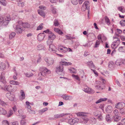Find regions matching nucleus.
Returning a JSON list of instances; mask_svg holds the SVG:
<instances>
[{
	"instance_id": "69168bd1",
	"label": "nucleus",
	"mask_w": 125,
	"mask_h": 125,
	"mask_svg": "<svg viewBox=\"0 0 125 125\" xmlns=\"http://www.w3.org/2000/svg\"><path fill=\"white\" fill-rule=\"evenodd\" d=\"M41 57L39 56V58H38L37 61V62L38 63H40L41 62Z\"/></svg>"
},
{
	"instance_id": "4c0bfd02",
	"label": "nucleus",
	"mask_w": 125,
	"mask_h": 125,
	"mask_svg": "<svg viewBox=\"0 0 125 125\" xmlns=\"http://www.w3.org/2000/svg\"><path fill=\"white\" fill-rule=\"evenodd\" d=\"M0 3L4 6H6L7 2L6 0H0Z\"/></svg>"
},
{
	"instance_id": "7ed1b4c3",
	"label": "nucleus",
	"mask_w": 125,
	"mask_h": 125,
	"mask_svg": "<svg viewBox=\"0 0 125 125\" xmlns=\"http://www.w3.org/2000/svg\"><path fill=\"white\" fill-rule=\"evenodd\" d=\"M40 70L41 71V72L39 73V75L40 76V75L43 76H44L46 75L47 73H50V71L46 67H42L40 68Z\"/></svg>"
},
{
	"instance_id": "39448f33",
	"label": "nucleus",
	"mask_w": 125,
	"mask_h": 125,
	"mask_svg": "<svg viewBox=\"0 0 125 125\" xmlns=\"http://www.w3.org/2000/svg\"><path fill=\"white\" fill-rule=\"evenodd\" d=\"M44 60L48 66H50L53 64L54 62L53 59L50 57H45L44 58Z\"/></svg>"
},
{
	"instance_id": "774afa93",
	"label": "nucleus",
	"mask_w": 125,
	"mask_h": 125,
	"mask_svg": "<svg viewBox=\"0 0 125 125\" xmlns=\"http://www.w3.org/2000/svg\"><path fill=\"white\" fill-rule=\"evenodd\" d=\"M121 122L123 125H125V118L123 119L121 121Z\"/></svg>"
},
{
	"instance_id": "de8ad7c7",
	"label": "nucleus",
	"mask_w": 125,
	"mask_h": 125,
	"mask_svg": "<svg viewBox=\"0 0 125 125\" xmlns=\"http://www.w3.org/2000/svg\"><path fill=\"white\" fill-rule=\"evenodd\" d=\"M122 61L119 60H117L115 62V64L117 65H121L122 64Z\"/></svg>"
},
{
	"instance_id": "aec40b11",
	"label": "nucleus",
	"mask_w": 125,
	"mask_h": 125,
	"mask_svg": "<svg viewBox=\"0 0 125 125\" xmlns=\"http://www.w3.org/2000/svg\"><path fill=\"white\" fill-rule=\"evenodd\" d=\"M121 117L120 115H114L113 119L115 122H117L121 119Z\"/></svg>"
},
{
	"instance_id": "13d9d810",
	"label": "nucleus",
	"mask_w": 125,
	"mask_h": 125,
	"mask_svg": "<svg viewBox=\"0 0 125 125\" xmlns=\"http://www.w3.org/2000/svg\"><path fill=\"white\" fill-rule=\"evenodd\" d=\"M85 114L83 112H79L77 114V115L84 116H85Z\"/></svg>"
},
{
	"instance_id": "72a5a7b5",
	"label": "nucleus",
	"mask_w": 125,
	"mask_h": 125,
	"mask_svg": "<svg viewBox=\"0 0 125 125\" xmlns=\"http://www.w3.org/2000/svg\"><path fill=\"white\" fill-rule=\"evenodd\" d=\"M119 110L120 113L123 115H124L125 114V108H122L121 109H120Z\"/></svg>"
},
{
	"instance_id": "8fccbe9b",
	"label": "nucleus",
	"mask_w": 125,
	"mask_h": 125,
	"mask_svg": "<svg viewBox=\"0 0 125 125\" xmlns=\"http://www.w3.org/2000/svg\"><path fill=\"white\" fill-rule=\"evenodd\" d=\"M120 24L122 26H125V20H122L120 22Z\"/></svg>"
},
{
	"instance_id": "473e14b6",
	"label": "nucleus",
	"mask_w": 125,
	"mask_h": 125,
	"mask_svg": "<svg viewBox=\"0 0 125 125\" xmlns=\"http://www.w3.org/2000/svg\"><path fill=\"white\" fill-rule=\"evenodd\" d=\"M102 84H99L95 86V88L96 89H98L100 90H102L103 89V88L102 87Z\"/></svg>"
},
{
	"instance_id": "20e7f679",
	"label": "nucleus",
	"mask_w": 125,
	"mask_h": 125,
	"mask_svg": "<svg viewBox=\"0 0 125 125\" xmlns=\"http://www.w3.org/2000/svg\"><path fill=\"white\" fill-rule=\"evenodd\" d=\"M89 4V3L88 1H85L83 4L82 7V10L83 11H85L86 9L88 10V16H89V8L90 7Z\"/></svg>"
},
{
	"instance_id": "a19ab883",
	"label": "nucleus",
	"mask_w": 125,
	"mask_h": 125,
	"mask_svg": "<svg viewBox=\"0 0 125 125\" xmlns=\"http://www.w3.org/2000/svg\"><path fill=\"white\" fill-rule=\"evenodd\" d=\"M0 104L2 105V106H5L6 105H7V103L4 102L0 99Z\"/></svg>"
},
{
	"instance_id": "bf43d9fd",
	"label": "nucleus",
	"mask_w": 125,
	"mask_h": 125,
	"mask_svg": "<svg viewBox=\"0 0 125 125\" xmlns=\"http://www.w3.org/2000/svg\"><path fill=\"white\" fill-rule=\"evenodd\" d=\"M17 4L19 6H21L22 7H23L24 6V3L23 2L21 3H18Z\"/></svg>"
},
{
	"instance_id": "393cba45",
	"label": "nucleus",
	"mask_w": 125,
	"mask_h": 125,
	"mask_svg": "<svg viewBox=\"0 0 125 125\" xmlns=\"http://www.w3.org/2000/svg\"><path fill=\"white\" fill-rule=\"evenodd\" d=\"M6 66L5 64L0 62V70H3L5 68Z\"/></svg>"
},
{
	"instance_id": "338daca9",
	"label": "nucleus",
	"mask_w": 125,
	"mask_h": 125,
	"mask_svg": "<svg viewBox=\"0 0 125 125\" xmlns=\"http://www.w3.org/2000/svg\"><path fill=\"white\" fill-rule=\"evenodd\" d=\"M17 73H16V72H15V74L13 76V78L14 80H16L17 79Z\"/></svg>"
},
{
	"instance_id": "6e6d98bb",
	"label": "nucleus",
	"mask_w": 125,
	"mask_h": 125,
	"mask_svg": "<svg viewBox=\"0 0 125 125\" xmlns=\"http://www.w3.org/2000/svg\"><path fill=\"white\" fill-rule=\"evenodd\" d=\"M10 125H19V123L17 121H15L10 123Z\"/></svg>"
},
{
	"instance_id": "2f4dec72",
	"label": "nucleus",
	"mask_w": 125,
	"mask_h": 125,
	"mask_svg": "<svg viewBox=\"0 0 125 125\" xmlns=\"http://www.w3.org/2000/svg\"><path fill=\"white\" fill-rule=\"evenodd\" d=\"M105 20L106 23L108 25H110V22L109 19L107 16H105Z\"/></svg>"
},
{
	"instance_id": "2eb2a0df",
	"label": "nucleus",
	"mask_w": 125,
	"mask_h": 125,
	"mask_svg": "<svg viewBox=\"0 0 125 125\" xmlns=\"http://www.w3.org/2000/svg\"><path fill=\"white\" fill-rule=\"evenodd\" d=\"M15 31L17 33L21 34L22 33V30L19 25H16L15 28H14Z\"/></svg>"
},
{
	"instance_id": "1a4fd4ad",
	"label": "nucleus",
	"mask_w": 125,
	"mask_h": 125,
	"mask_svg": "<svg viewBox=\"0 0 125 125\" xmlns=\"http://www.w3.org/2000/svg\"><path fill=\"white\" fill-rule=\"evenodd\" d=\"M49 50L53 53H55L57 51V49L55 46L52 44L50 45Z\"/></svg>"
},
{
	"instance_id": "79ce46f5",
	"label": "nucleus",
	"mask_w": 125,
	"mask_h": 125,
	"mask_svg": "<svg viewBox=\"0 0 125 125\" xmlns=\"http://www.w3.org/2000/svg\"><path fill=\"white\" fill-rule=\"evenodd\" d=\"M114 115H120L118 111L116 109H115L113 111Z\"/></svg>"
},
{
	"instance_id": "5fc2aeb1",
	"label": "nucleus",
	"mask_w": 125,
	"mask_h": 125,
	"mask_svg": "<svg viewBox=\"0 0 125 125\" xmlns=\"http://www.w3.org/2000/svg\"><path fill=\"white\" fill-rule=\"evenodd\" d=\"M72 3L74 5H76L78 2V0H71Z\"/></svg>"
},
{
	"instance_id": "dca6fc26",
	"label": "nucleus",
	"mask_w": 125,
	"mask_h": 125,
	"mask_svg": "<svg viewBox=\"0 0 125 125\" xmlns=\"http://www.w3.org/2000/svg\"><path fill=\"white\" fill-rule=\"evenodd\" d=\"M48 41L51 40H53L56 37L55 35L52 32H51V33L48 34Z\"/></svg>"
},
{
	"instance_id": "f704fd0d",
	"label": "nucleus",
	"mask_w": 125,
	"mask_h": 125,
	"mask_svg": "<svg viewBox=\"0 0 125 125\" xmlns=\"http://www.w3.org/2000/svg\"><path fill=\"white\" fill-rule=\"evenodd\" d=\"M16 35V33L14 32H11L9 35V38L10 39H11L13 38H14Z\"/></svg>"
},
{
	"instance_id": "f03ea898",
	"label": "nucleus",
	"mask_w": 125,
	"mask_h": 125,
	"mask_svg": "<svg viewBox=\"0 0 125 125\" xmlns=\"http://www.w3.org/2000/svg\"><path fill=\"white\" fill-rule=\"evenodd\" d=\"M11 19L9 16H7L4 18L2 17H0V23L1 25L3 26L7 25L10 21Z\"/></svg>"
},
{
	"instance_id": "9d476101",
	"label": "nucleus",
	"mask_w": 125,
	"mask_h": 125,
	"mask_svg": "<svg viewBox=\"0 0 125 125\" xmlns=\"http://www.w3.org/2000/svg\"><path fill=\"white\" fill-rule=\"evenodd\" d=\"M58 50L60 52L65 53L68 51V48L63 46H60L58 47Z\"/></svg>"
},
{
	"instance_id": "f8f14e48",
	"label": "nucleus",
	"mask_w": 125,
	"mask_h": 125,
	"mask_svg": "<svg viewBox=\"0 0 125 125\" xmlns=\"http://www.w3.org/2000/svg\"><path fill=\"white\" fill-rule=\"evenodd\" d=\"M4 74V73L2 72L0 75V82H1L5 84L6 83V81L5 77L3 75Z\"/></svg>"
},
{
	"instance_id": "b1692460",
	"label": "nucleus",
	"mask_w": 125,
	"mask_h": 125,
	"mask_svg": "<svg viewBox=\"0 0 125 125\" xmlns=\"http://www.w3.org/2000/svg\"><path fill=\"white\" fill-rule=\"evenodd\" d=\"M7 112L4 109L0 107V114L5 115L7 114Z\"/></svg>"
},
{
	"instance_id": "bb28decb",
	"label": "nucleus",
	"mask_w": 125,
	"mask_h": 125,
	"mask_svg": "<svg viewBox=\"0 0 125 125\" xmlns=\"http://www.w3.org/2000/svg\"><path fill=\"white\" fill-rule=\"evenodd\" d=\"M10 83L11 84L15 85H18L20 84V83L18 81L13 80L10 81Z\"/></svg>"
},
{
	"instance_id": "680f3d73",
	"label": "nucleus",
	"mask_w": 125,
	"mask_h": 125,
	"mask_svg": "<svg viewBox=\"0 0 125 125\" xmlns=\"http://www.w3.org/2000/svg\"><path fill=\"white\" fill-rule=\"evenodd\" d=\"M123 47L122 46L120 47L118 49L119 51L121 52H123Z\"/></svg>"
},
{
	"instance_id": "052dcab7",
	"label": "nucleus",
	"mask_w": 125,
	"mask_h": 125,
	"mask_svg": "<svg viewBox=\"0 0 125 125\" xmlns=\"http://www.w3.org/2000/svg\"><path fill=\"white\" fill-rule=\"evenodd\" d=\"M39 8L42 10H45L46 9V7L44 6L41 5L39 6Z\"/></svg>"
},
{
	"instance_id": "09e8293b",
	"label": "nucleus",
	"mask_w": 125,
	"mask_h": 125,
	"mask_svg": "<svg viewBox=\"0 0 125 125\" xmlns=\"http://www.w3.org/2000/svg\"><path fill=\"white\" fill-rule=\"evenodd\" d=\"M26 122L24 119H22L21 121V125H26Z\"/></svg>"
},
{
	"instance_id": "9b49d317",
	"label": "nucleus",
	"mask_w": 125,
	"mask_h": 125,
	"mask_svg": "<svg viewBox=\"0 0 125 125\" xmlns=\"http://www.w3.org/2000/svg\"><path fill=\"white\" fill-rule=\"evenodd\" d=\"M83 91L85 92L88 94H91L94 93V91L93 90L87 86H85L84 87Z\"/></svg>"
},
{
	"instance_id": "49530a36",
	"label": "nucleus",
	"mask_w": 125,
	"mask_h": 125,
	"mask_svg": "<svg viewBox=\"0 0 125 125\" xmlns=\"http://www.w3.org/2000/svg\"><path fill=\"white\" fill-rule=\"evenodd\" d=\"M43 25V23H41L40 24L39 26L37 27V30H38L42 29L43 28V27L42 26Z\"/></svg>"
},
{
	"instance_id": "c756f323",
	"label": "nucleus",
	"mask_w": 125,
	"mask_h": 125,
	"mask_svg": "<svg viewBox=\"0 0 125 125\" xmlns=\"http://www.w3.org/2000/svg\"><path fill=\"white\" fill-rule=\"evenodd\" d=\"M38 14L41 16L44 17L45 16V13L43 11L40 10H38Z\"/></svg>"
},
{
	"instance_id": "a211bd4d",
	"label": "nucleus",
	"mask_w": 125,
	"mask_h": 125,
	"mask_svg": "<svg viewBox=\"0 0 125 125\" xmlns=\"http://www.w3.org/2000/svg\"><path fill=\"white\" fill-rule=\"evenodd\" d=\"M68 114H68L64 113L56 114L54 115V118H58L62 117L64 115H66Z\"/></svg>"
},
{
	"instance_id": "5701e85b",
	"label": "nucleus",
	"mask_w": 125,
	"mask_h": 125,
	"mask_svg": "<svg viewBox=\"0 0 125 125\" xmlns=\"http://www.w3.org/2000/svg\"><path fill=\"white\" fill-rule=\"evenodd\" d=\"M99 112L98 111H96L95 112H94V115L95 116H97L98 119L99 121L102 120L103 119V117L102 116H101L100 115H96L95 114V113H97L98 112Z\"/></svg>"
},
{
	"instance_id": "4468645a",
	"label": "nucleus",
	"mask_w": 125,
	"mask_h": 125,
	"mask_svg": "<svg viewBox=\"0 0 125 125\" xmlns=\"http://www.w3.org/2000/svg\"><path fill=\"white\" fill-rule=\"evenodd\" d=\"M45 36V34L43 33L39 34L38 36V40L39 41H42L44 39Z\"/></svg>"
},
{
	"instance_id": "423d86ee",
	"label": "nucleus",
	"mask_w": 125,
	"mask_h": 125,
	"mask_svg": "<svg viewBox=\"0 0 125 125\" xmlns=\"http://www.w3.org/2000/svg\"><path fill=\"white\" fill-rule=\"evenodd\" d=\"M79 121V119L77 118H73L69 119L68 123L71 125H73L78 123Z\"/></svg>"
},
{
	"instance_id": "c9c22d12",
	"label": "nucleus",
	"mask_w": 125,
	"mask_h": 125,
	"mask_svg": "<svg viewBox=\"0 0 125 125\" xmlns=\"http://www.w3.org/2000/svg\"><path fill=\"white\" fill-rule=\"evenodd\" d=\"M22 26L24 28H29L30 27V24L27 23H23Z\"/></svg>"
},
{
	"instance_id": "0eeeda50",
	"label": "nucleus",
	"mask_w": 125,
	"mask_h": 125,
	"mask_svg": "<svg viewBox=\"0 0 125 125\" xmlns=\"http://www.w3.org/2000/svg\"><path fill=\"white\" fill-rule=\"evenodd\" d=\"M125 106V104L124 103L122 102L117 103L115 105V107L117 109H120L123 108Z\"/></svg>"
},
{
	"instance_id": "6ab92c4d",
	"label": "nucleus",
	"mask_w": 125,
	"mask_h": 125,
	"mask_svg": "<svg viewBox=\"0 0 125 125\" xmlns=\"http://www.w3.org/2000/svg\"><path fill=\"white\" fill-rule=\"evenodd\" d=\"M62 97L65 100H69L72 98V96H68L66 94H63L62 95Z\"/></svg>"
},
{
	"instance_id": "603ef678",
	"label": "nucleus",
	"mask_w": 125,
	"mask_h": 125,
	"mask_svg": "<svg viewBox=\"0 0 125 125\" xmlns=\"http://www.w3.org/2000/svg\"><path fill=\"white\" fill-rule=\"evenodd\" d=\"M43 46L42 45L40 44L37 46V49L38 50H41L43 49Z\"/></svg>"
},
{
	"instance_id": "58836bf2",
	"label": "nucleus",
	"mask_w": 125,
	"mask_h": 125,
	"mask_svg": "<svg viewBox=\"0 0 125 125\" xmlns=\"http://www.w3.org/2000/svg\"><path fill=\"white\" fill-rule=\"evenodd\" d=\"M105 119L106 121L108 122H110L111 121V119L109 115V114L106 115Z\"/></svg>"
},
{
	"instance_id": "412c9836",
	"label": "nucleus",
	"mask_w": 125,
	"mask_h": 125,
	"mask_svg": "<svg viewBox=\"0 0 125 125\" xmlns=\"http://www.w3.org/2000/svg\"><path fill=\"white\" fill-rule=\"evenodd\" d=\"M113 109L112 107L110 105H108L106 107V111L108 113H111Z\"/></svg>"
},
{
	"instance_id": "e433bc0d",
	"label": "nucleus",
	"mask_w": 125,
	"mask_h": 125,
	"mask_svg": "<svg viewBox=\"0 0 125 125\" xmlns=\"http://www.w3.org/2000/svg\"><path fill=\"white\" fill-rule=\"evenodd\" d=\"M13 112L12 110H10L8 114L7 115V117H9L11 116L13 114Z\"/></svg>"
},
{
	"instance_id": "ddd939ff",
	"label": "nucleus",
	"mask_w": 125,
	"mask_h": 125,
	"mask_svg": "<svg viewBox=\"0 0 125 125\" xmlns=\"http://www.w3.org/2000/svg\"><path fill=\"white\" fill-rule=\"evenodd\" d=\"M26 103L27 106V108L28 109V111L29 112V113L31 114H35V111H34L31 110L30 109L31 107L30 105V103L28 101H26Z\"/></svg>"
},
{
	"instance_id": "6e6552de",
	"label": "nucleus",
	"mask_w": 125,
	"mask_h": 125,
	"mask_svg": "<svg viewBox=\"0 0 125 125\" xmlns=\"http://www.w3.org/2000/svg\"><path fill=\"white\" fill-rule=\"evenodd\" d=\"M6 96L10 100L13 101L14 100L15 95L10 93H7L6 94Z\"/></svg>"
},
{
	"instance_id": "a18cd8bd",
	"label": "nucleus",
	"mask_w": 125,
	"mask_h": 125,
	"mask_svg": "<svg viewBox=\"0 0 125 125\" xmlns=\"http://www.w3.org/2000/svg\"><path fill=\"white\" fill-rule=\"evenodd\" d=\"M20 93L22 97V99H24L25 98V94L23 91L22 90H21L20 91Z\"/></svg>"
},
{
	"instance_id": "7c9ffc66",
	"label": "nucleus",
	"mask_w": 125,
	"mask_h": 125,
	"mask_svg": "<svg viewBox=\"0 0 125 125\" xmlns=\"http://www.w3.org/2000/svg\"><path fill=\"white\" fill-rule=\"evenodd\" d=\"M118 10L123 13L125 12V9L123 7L120 6L118 8Z\"/></svg>"
},
{
	"instance_id": "4d7b16f0",
	"label": "nucleus",
	"mask_w": 125,
	"mask_h": 125,
	"mask_svg": "<svg viewBox=\"0 0 125 125\" xmlns=\"http://www.w3.org/2000/svg\"><path fill=\"white\" fill-rule=\"evenodd\" d=\"M72 76L75 79L78 81L80 80L79 78L78 75H74V74H73L72 75Z\"/></svg>"
},
{
	"instance_id": "c03bdc74",
	"label": "nucleus",
	"mask_w": 125,
	"mask_h": 125,
	"mask_svg": "<svg viewBox=\"0 0 125 125\" xmlns=\"http://www.w3.org/2000/svg\"><path fill=\"white\" fill-rule=\"evenodd\" d=\"M54 25L55 26H58L59 24V23L58 20H57L55 19L54 21Z\"/></svg>"
},
{
	"instance_id": "3c124183",
	"label": "nucleus",
	"mask_w": 125,
	"mask_h": 125,
	"mask_svg": "<svg viewBox=\"0 0 125 125\" xmlns=\"http://www.w3.org/2000/svg\"><path fill=\"white\" fill-rule=\"evenodd\" d=\"M25 75L27 77H30L32 76L33 75V74L31 73H25Z\"/></svg>"
},
{
	"instance_id": "864d4df0",
	"label": "nucleus",
	"mask_w": 125,
	"mask_h": 125,
	"mask_svg": "<svg viewBox=\"0 0 125 125\" xmlns=\"http://www.w3.org/2000/svg\"><path fill=\"white\" fill-rule=\"evenodd\" d=\"M52 13L53 14H55L56 13V9L53 7L52 6Z\"/></svg>"
},
{
	"instance_id": "e2e57ef3",
	"label": "nucleus",
	"mask_w": 125,
	"mask_h": 125,
	"mask_svg": "<svg viewBox=\"0 0 125 125\" xmlns=\"http://www.w3.org/2000/svg\"><path fill=\"white\" fill-rule=\"evenodd\" d=\"M43 32L46 33H48V34H49L50 33H51L52 31H50L48 29H47L45 31H44Z\"/></svg>"
},
{
	"instance_id": "cd10ccee",
	"label": "nucleus",
	"mask_w": 125,
	"mask_h": 125,
	"mask_svg": "<svg viewBox=\"0 0 125 125\" xmlns=\"http://www.w3.org/2000/svg\"><path fill=\"white\" fill-rule=\"evenodd\" d=\"M81 120V122H82L84 124L86 123L88 120V118L86 117H83L82 118Z\"/></svg>"
},
{
	"instance_id": "f3484780",
	"label": "nucleus",
	"mask_w": 125,
	"mask_h": 125,
	"mask_svg": "<svg viewBox=\"0 0 125 125\" xmlns=\"http://www.w3.org/2000/svg\"><path fill=\"white\" fill-rule=\"evenodd\" d=\"M1 89H3L5 91H9L12 90V87L10 85H5Z\"/></svg>"
},
{
	"instance_id": "f257e3e1",
	"label": "nucleus",
	"mask_w": 125,
	"mask_h": 125,
	"mask_svg": "<svg viewBox=\"0 0 125 125\" xmlns=\"http://www.w3.org/2000/svg\"><path fill=\"white\" fill-rule=\"evenodd\" d=\"M72 64V63L70 62H66L62 60L60 62L59 65L56 67V72L57 73L63 72V65L68 66Z\"/></svg>"
},
{
	"instance_id": "c85d7f7f",
	"label": "nucleus",
	"mask_w": 125,
	"mask_h": 125,
	"mask_svg": "<svg viewBox=\"0 0 125 125\" xmlns=\"http://www.w3.org/2000/svg\"><path fill=\"white\" fill-rule=\"evenodd\" d=\"M107 99V98H100L95 102L96 104H97L103 101H105Z\"/></svg>"
},
{
	"instance_id": "4be33fe9",
	"label": "nucleus",
	"mask_w": 125,
	"mask_h": 125,
	"mask_svg": "<svg viewBox=\"0 0 125 125\" xmlns=\"http://www.w3.org/2000/svg\"><path fill=\"white\" fill-rule=\"evenodd\" d=\"M86 64L90 68H94L95 67V66L92 61L87 62Z\"/></svg>"
},
{
	"instance_id": "0e129e2a",
	"label": "nucleus",
	"mask_w": 125,
	"mask_h": 125,
	"mask_svg": "<svg viewBox=\"0 0 125 125\" xmlns=\"http://www.w3.org/2000/svg\"><path fill=\"white\" fill-rule=\"evenodd\" d=\"M91 121L92 123L93 124H95L96 122V120L94 118V119L92 118L91 119Z\"/></svg>"
},
{
	"instance_id": "37998d69",
	"label": "nucleus",
	"mask_w": 125,
	"mask_h": 125,
	"mask_svg": "<svg viewBox=\"0 0 125 125\" xmlns=\"http://www.w3.org/2000/svg\"><path fill=\"white\" fill-rule=\"evenodd\" d=\"M100 43V41L97 40L95 42V45L94 48H96L98 47Z\"/></svg>"
},
{
	"instance_id": "a878e982",
	"label": "nucleus",
	"mask_w": 125,
	"mask_h": 125,
	"mask_svg": "<svg viewBox=\"0 0 125 125\" xmlns=\"http://www.w3.org/2000/svg\"><path fill=\"white\" fill-rule=\"evenodd\" d=\"M120 43V40L119 39H117V40H116L114 41L112 44V46L113 45L114 46H118Z\"/></svg>"
},
{
	"instance_id": "ea45409f",
	"label": "nucleus",
	"mask_w": 125,
	"mask_h": 125,
	"mask_svg": "<svg viewBox=\"0 0 125 125\" xmlns=\"http://www.w3.org/2000/svg\"><path fill=\"white\" fill-rule=\"evenodd\" d=\"M3 125H10V123L9 124V122L7 120H4L2 122Z\"/></svg>"
}]
</instances>
